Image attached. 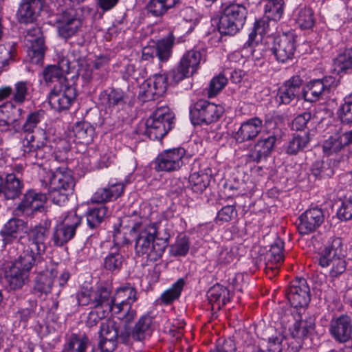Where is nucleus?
Wrapping results in <instances>:
<instances>
[{
	"label": "nucleus",
	"instance_id": "61",
	"mask_svg": "<svg viewBox=\"0 0 352 352\" xmlns=\"http://www.w3.org/2000/svg\"><path fill=\"white\" fill-rule=\"evenodd\" d=\"M285 336L281 334L272 335L267 339V350L268 352H282Z\"/></svg>",
	"mask_w": 352,
	"mask_h": 352
},
{
	"label": "nucleus",
	"instance_id": "27",
	"mask_svg": "<svg viewBox=\"0 0 352 352\" xmlns=\"http://www.w3.org/2000/svg\"><path fill=\"white\" fill-rule=\"evenodd\" d=\"M1 194L7 199L18 197L22 192L23 184L14 174H8L5 178L0 177Z\"/></svg>",
	"mask_w": 352,
	"mask_h": 352
},
{
	"label": "nucleus",
	"instance_id": "29",
	"mask_svg": "<svg viewBox=\"0 0 352 352\" xmlns=\"http://www.w3.org/2000/svg\"><path fill=\"white\" fill-rule=\"evenodd\" d=\"M80 27V20L73 15L65 13L57 19L58 34L65 39L75 35Z\"/></svg>",
	"mask_w": 352,
	"mask_h": 352
},
{
	"label": "nucleus",
	"instance_id": "51",
	"mask_svg": "<svg viewBox=\"0 0 352 352\" xmlns=\"http://www.w3.org/2000/svg\"><path fill=\"white\" fill-rule=\"evenodd\" d=\"M45 112L44 110L39 109L28 113L25 121L22 125L23 132L35 133L38 125L45 119Z\"/></svg>",
	"mask_w": 352,
	"mask_h": 352
},
{
	"label": "nucleus",
	"instance_id": "45",
	"mask_svg": "<svg viewBox=\"0 0 352 352\" xmlns=\"http://www.w3.org/2000/svg\"><path fill=\"white\" fill-rule=\"evenodd\" d=\"M120 243H113L110 248L109 254L104 259V267L111 272L118 271L123 262L122 256L118 252Z\"/></svg>",
	"mask_w": 352,
	"mask_h": 352
},
{
	"label": "nucleus",
	"instance_id": "54",
	"mask_svg": "<svg viewBox=\"0 0 352 352\" xmlns=\"http://www.w3.org/2000/svg\"><path fill=\"white\" fill-rule=\"evenodd\" d=\"M227 82V78L223 74H219L214 77L209 85L208 93L209 98H212L219 93L226 86Z\"/></svg>",
	"mask_w": 352,
	"mask_h": 352
},
{
	"label": "nucleus",
	"instance_id": "59",
	"mask_svg": "<svg viewBox=\"0 0 352 352\" xmlns=\"http://www.w3.org/2000/svg\"><path fill=\"white\" fill-rule=\"evenodd\" d=\"M292 336L294 338L304 340L307 338L308 334V324L306 318H301L296 321L293 325V329L291 332Z\"/></svg>",
	"mask_w": 352,
	"mask_h": 352
},
{
	"label": "nucleus",
	"instance_id": "64",
	"mask_svg": "<svg viewBox=\"0 0 352 352\" xmlns=\"http://www.w3.org/2000/svg\"><path fill=\"white\" fill-rule=\"evenodd\" d=\"M236 346L234 341L230 338L219 341L214 349L210 352H236Z\"/></svg>",
	"mask_w": 352,
	"mask_h": 352
},
{
	"label": "nucleus",
	"instance_id": "12",
	"mask_svg": "<svg viewBox=\"0 0 352 352\" xmlns=\"http://www.w3.org/2000/svg\"><path fill=\"white\" fill-rule=\"evenodd\" d=\"M285 296L292 306L299 308V314H302L301 309L305 314L308 306V283L303 277L296 276L285 289Z\"/></svg>",
	"mask_w": 352,
	"mask_h": 352
},
{
	"label": "nucleus",
	"instance_id": "60",
	"mask_svg": "<svg viewBox=\"0 0 352 352\" xmlns=\"http://www.w3.org/2000/svg\"><path fill=\"white\" fill-rule=\"evenodd\" d=\"M14 107L12 102L0 106V126L8 128L12 120L11 110Z\"/></svg>",
	"mask_w": 352,
	"mask_h": 352
},
{
	"label": "nucleus",
	"instance_id": "62",
	"mask_svg": "<svg viewBox=\"0 0 352 352\" xmlns=\"http://www.w3.org/2000/svg\"><path fill=\"white\" fill-rule=\"evenodd\" d=\"M164 243H155L148 246V250L144 256L147 261H155L159 259L165 250Z\"/></svg>",
	"mask_w": 352,
	"mask_h": 352
},
{
	"label": "nucleus",
	"instance_id": "19",
	"mask_svg": "<svg viewBox=\"0 0 352 352\" xmlns=\"http://www.w3.org/2000/svg\"><path fill=\"white\" fill-rule=\"evenodd\" d=\"M186 151L183 148L168 149L161 153L157 158V168L162 171H175L184 164Z\"/></svg>",
	"mask_w": 352,
	"mask_h": 352
},
{
	"label": "nucleus",
	"instance_id": "48",
	"mask_svg": "<svg viewBox=\"0 0 352 352\" xmlns=\"http://www.w3.org/2000/svg\"><path fill=\"white\" fill-rule=\"evenodd\" d=\"M113 302L129 301L136 302L138 299L137 289L131 283L125 285L117 288L113 296H112Z\"/></svg>",
	"mask_w": 352,
	"mask_h": 352
},
{
	"label": "nucleus",
	"instance_id": "21",
	"mask_svg": "<svg viewBox=\"0 0 352 352\" xmlns=\"http://www.w3.org/2000/svg\"><path fill=\"white\" fill-rule=\"evenodd\" d=\"M207 298L211 305L212 317L215 318L217 311L230 301L232 296L226 287L217 283L208 289Z\"/></svg>",
	"mask_w": 352,
	"mask_h": 352
},
{
	"label": "nucleus",
	"instance_id": "41",
	"mask_svg": "<svg viewBox=\"0 0 352 352\" xmlns=\"http://www.w3.org/2000/svg\"><path fill=\"white\" fill-rule=\"evenodd\" d=\"M175 43V36L173 33L158 41L155 46L156 56L160 62H166L172 54V48Z\"/></svg>",
	"mask_w": 352,
	"mask_h": 352
},
{
	"label": "nucleus",
	"instance_id": "6",
	"mask_svg": "<svg viewBox=\"0 0 352 352\" xmlns=\"http://www.w3.org/2000/svg\"><path fill=\"white\" fill-rule=\"evenodd\" d=\"M45 243H27L23 247V253L12 263L11 265L30 275L34 265L35 272L46 267V262L43 260L41 254L45 252Z\"/></svg>",
	"mask_w": 352,
	"mask_h": 352
},
{
	"label": "nucleus",
	"instance_id": "43",
	"mask_svg": "<svg viewBox=\"0 0 352 352\" xmlns=\"http://www.w3.org/2000/svg\"><path fill=\"white\" fill-rule=\"evenodd\" d=\"M65 73H69V62L59 59L58 65H50L44 69L43 78L47 82H53L60 79Z\"/></svg>",
	"mask_w": 352,
	"mask_h": 352
},
{
	"label": "nucleus",
	"instance_id": "38",
	"mask_svg": "<svg viewBox=\"0 0 352 352\" xmlns=\"http://www.w3.org/2000/svg\"><path fill=\"white\" fill-rule=\"evenodd\" d=\"M333 70L339 75L352 72V49H347L333 60Z\"/></svg>",
	"mask_w": 352,
	"mask_h": 352
},
{
	"label": "nucleus",
	"instance_id": "24",
	"mask_svg": "<svg viewBox=\"0 0 352 352\" xmlns=\"http://www.w3.org/2000/svg\"><path fill=\"white\" fill-rule=\"evenodd\" d=\"M263 129V120L258 117L247 120L241 123L236 131L234 138L237 142L242 143L254 140Z\"/></svg>",
	"mask_w": 352,
	"mask_h": 352
},
{
	"label": "nucleus",
	"instance_id": "52",
	"mask_svg": "<svg viewBox=\"0 0 352 352\" xmlns=\"http://www.w3.org/2000/svg\"><path fill=\"white\" fill-rule=\"evenodd\" d=\"M107 208L104 206L89 208L87 212V221L91 228L98 226L107 215Z\"/></svg>",
	"mask_w": 352,
	"mask_h": 352
},
{
	"label": "nucleus",
	"instance_id": "25",
	"mask_svg": "<svg viewBox=\"0 0 352 352\" xmlns=\"http://www.w3.org/2000/svg\"><path fill=\"white\" fill-rule=\"evenodd\" d=\"M45 0H22L16 16L21 23H31L36 21L43 8Z\"/></svg>",
	"mask_w": 352,
	"mask_h": 352
},
{
	"label": "nucleus",
	"instance_id": "57",
	"mask_svg": "<svg viewBox=\"0 0 352 352\" xmlns=\"http://www.w3.org/2000/svg\"><path fill=\"white\" fill-rule=\"evenodd\" d=\"M324 220V215L321 208L314 207L309 208V232L319 227Z\"/></svg>",
	"mask_w": 352,
	"mask_h": 352
},
{
	"label": "nucleus",
	"instance_id": "5",
	"mask_svg": "<svg viewBox=\"0 0 352 352\" xmlns=\"http://www.w3.org/2000/svg\"><path fill=\"white\" fill-rule=\"evenodd\" d=\"M25 134L22 140L21 148L27 155L30 164L42 165V160L45 157V150L47 148V137L44 130L36 133L24 132Z\"/></svg>",
	"mask_w": 352,
	"mask_h": 352
},
{
	"label": "nucleus",
	"instance_id": "53",
	"mask_svg": "<svg viewBox=\"0 0 352 352\" xmlns=\"http://www.w3.org/2000/svg\"><path fill=\"white\" fill-rule=\"evenodd\" d=\"M301 85L302 80L298 76H293L284 84V86L294 94L295 98H299L302 91L301 97L303 98L305 100H307V93L305 90H302Z\"/></svg>",
	"mask_w": 352,
	"mask_h": 352
},
{
	"label": "nucleus",
	"instance_id": "63",
	"mask_svg": "<svg viewBox=\"0 0 352 352\" xmlns=\"http://www.w3.org/2000/svg\"><path fill=\"white\" fill-rule=\"evenodd\" d=\"M338 216L341 220H350L352 219V199H345L338 210Z\"/></svg>",
	"mask_w": 352,
	"mask_h": 352
},
{
	"label": "nucleus",
	"instance_id": "28",
	"mask_svg": "<svg viewBox=\"0 0 352 352\" xmlns=\"http://www.w3.org/2000/svg\"><path fill=\"white\" fill-rule=\"evenodd\" d=\"M352 144V130L342 134L330 136L322 145L324 153L330 155L340 152L344 146Z\"/></svg>",
	"mask_w": 352,
	"mask_h": 352
},
{
	"label": "nucleus",
	"instance_id": "46",
	"mask_svg": "<svg viewBox=\"0 0 352 352\" xmlns=\"http://www.w3.org/2000/svg\"><path fill=\"white\" fill-rule=\"evenodd\" d=\"M75 140L79 143L87 144L93 139L94 128L86 122H78L72 127Z\"/></svg>",
	"mask_w": 352,
	"mask_h": 352
},
{
	"label": "nucleus",
	"instance_id": "35",
	"mask_svg": "<svg viewBox=\"0 0 352 352\" xmlns=\"http://www.w3.org/2000/svg\"><path fill=\"white\" fill-rule=\"evenodd\" d=\"M22 221L16 219H10L1 230V235L3 241L21 240Z\"/></svg>",
	"mask_w": 352,
	"mask_h": 352
},
{
	"label": "nucleus",
	"instance_id": "47",
	"mask_svg": "<svg viewBox=\"0 0 352 352\" xmlns=\"http://www.w3.org/2000/svg\"><path fill=\"white\" fill-rule=\"evenodd\" d=\"M32 84L30 81L21 80L16 82L12 89V100L16 104L23 103L30 95Z\"/></svg>",
	"mask_w": 352,
	"mask_h": 352
},
{
	"label": "nucleus",
	"instance_id": "2",
	"mask_svg": "<svg viewBox=\"0 0 352 352\" xmlns=\"http://www.w3.org/2000/svg\"><path fill=\"white\" fill-rule=\"evenodd\" d=\"M153 214L151 206L143 202L138 210H133L121 221V225L127 223L126 226L131 228L130 234L135 239L136 242H154L157 223H151Z\"/></svg>",
	"mask_w": 352,
	"mask_h": 352
},
{
	"label": "nucleus",
	"instance_id": "23",
	"mask_svg": "<svg viewBox=\"0 0 352 352\" xmlns=\"http://www.w3.org/2000/svg\"><path fill=\"white\" fill-rule=\"evenodd\" d=\"M37 274L34 278V284L32 292L34 294L41 296L43 294L47 295L52 291L54 278L57 276L56 270H50L45 267L38 269L35 272Z\"/></svg>",
	"mask_w": 352,
	"mask_h": 352
},
{
	"label": "nucleus",
	"instance_id": "30",
	"mask_svg": "<svg viewBox=\"0 0 352 352\" xmlns=\"http://www.w3.org/2000/svg\"><path fill=\"white\" fill-rule=\"evenodd\" d=\"M135 302H129L121 300L120 302H113L109 309V314L118 319L123 320L124 324H129L133 321L137 316L136 309L132 307Z\"/></svg>",
	"mask_w": 352,
	"mask_h": 352
},
{
	"label": "nucleus",
	"instance_id": "34",
	"mask_svg": "<svg viewBox=\"0 0 352 352\" xmlns=\"http://www.w3.org/2000/svg\"><path fill=\"white\" fill-rule=\"evenodd\" d=\"M89 338L85 334L72 333L64 344L61 352H86Z\"/></svg>",
	"mask_w": 352,
	"mask_h": 352
},
{
	"label": "nucleus",
	"instance_id": "13",
	"mask_svg": "<svg viewBox=\"0 0 352 352\" xmlns=\"http://www.w3.org/2000/svg\"><path fill=\"white\" fill-rule=\"evenodd\" d=\"M76 97L75 87L65 82L55 86L48 96L52 108L61 111L68 109Z\"/></svg>",
	"mask_w": 352,
	"mask_h": 352
},
{
	"label": "nucleus",
	"instance_id": "33",
	"mask_svg": "<svg viewBox=\"0 0 352 352\" xmlns=\"http://www.w3.org/2000/svg\"><path fill=\"white\" fill-rule=\"evenodd\" d=\"M29 275L10 265L5 271V279L12 290L21 289L28 280Z\"/></svg>",
	"mask_w": 352,
	"mask_h": 352
},
{
	"label": "nucleus",
	"instance_id": "55",
	"mask_svg": "<svg viewBox=\"0 0 352 352\" xmlns=\"http://www.w3.org/2000/svg\"><path fill=\"white\" fill-rule=\"evenodd\" d=\"M331 268L329 276L331 278H337L342 274L346 269V262L343 256L340 254L331 262Z\"/></svg>",
	"mask_w": 352,
	"mask_h": 352
},
{
	"label": "nucleus",
	"instance_id": "7",
	"mask_svg": "<svg viewBox=\"0 0 352 352\" xmlns=\"http://www.w3.org/2000/svg\"><path fill=\"white\" fill-rule=\"evenodd\" d=\"M205 56L204 50L192 49L187 51L181 58L177 67L169 74L170 78L174 83H178L192 76L197 72L201 63L205 60Z\"/></svg>",
	"mask_w": 352,
	"mask_h": 352
},
{
	"label": "nucleus",
	"instance_id": "22",
	"mask_svg": "<svg viewBox=\"0 0 352 352\" xmlns=\"http://www.w3.org/2000/svg\"><path fill=\"white\" fill-rule=\"evenodd\" d=\"M276 136L273 134L262 135L250 151L251 160L258 162L270 155L274 148Z\"/></svg>",
	"mask_w": 352,
	"mask_h": 352
},
{
	"label": "nucleus",
	"instance_id": "16",
	"mask_svg": "<svg viewBox=\"0 0 352 352\" xmlns=\"http://www.w3.org/2000/svg\"><path fill=\"white\" fill-rule=\"evenodd\" d=\"M25 41L28 46V56L30 61L34 64H40L45 54L44 38L41 28L34 25L28 29Z\"/></svg>",
	"mask_w": 352,
	"mask_h": 352
},
{
	"label": "nucleus",
	"instance_id": "40",
	"mask_svg": "<svg viewBox=\"0 0 352 352\" xmlns=\"http://www.w3.org/2000/svg\"><path fill=\"white\" fill-rule=\"evenodd\" d=\"M264 15L273 22V25H276L284 12V0H266Z\"/></svg>",
	"mask_w": 352,
	"mask_h": 352
},
{
	"label": "nucleus",
	"instance_id": "36",
	"mask_svg": "<svg viewBox=\"0 0 352 352\" xmlns=\"http://www.w3.org/2000/svg\"><path fill=\"white\" fill-rule=\"evenodd\" d=\"M319 72L320 75L318 78H313L309 81V91H311V98H309V102H314L318 100L327 89V85L324 82V74L321 68L314 69L312 72L311 77L317 76L316 73Z\"/></svg>",
	"mask_w": 352,
	"mask_h": 352
},
{
	"label": "nucleus",
	"instance_id": "3",
	"mask_svg": "<svg viewBox=\"0 0 352 352\" xmlns=\"http://www.w3.org/2000/svg\"><path fill=\"white\" fill-rule=\"evenodd\" d=\"M43 181L48 185L49 192L54 204L62 205L72 192L75 182L71 170L65 166L47 173Z\"/></svg>",
	"mask_w": 352,
	"mask_h": 352
},
{
	"label": "nucleus",
	"instance_id": "56",
	"mask_svg": "<svg viewBox=\"0 0 352 352\" xmlns=\"http://www.w3.org/2000/svg\"><path fill=\"white\" fill-rule=\"evenodd\" d=\"M109 312L102 310V309L94 308L87 316L86 326L89 328L96 326L100 320L106 318Z\"/></svg>",
	"mask_w": 352,
	"mask_h": 352
},
{
	"label": "nucleus",
	"instance_id": "14",
	"mask_svg": "<svg viewBox=\"0 0 352 352\" xmlns=\"http://www.w3.org/2000/svg\"><path fill=\"white\" fill-rule=\"evenodd\" d=\"M296 36L294 32H288L276 36L271 47L276 60L286 63L292 60L296 50Z\"/></svg>",
	"mask_w": 352,
	"mask_h": 352
},
{
	"label": "nucleus",
	"instance_id": "8",
	"mask_svg": "<svg viewBox=\"0 0 352 352\" xmlns=\"http://www.w3.org/2000/svg\"><path fill=\"white\" fill-rule=\"evenodd\" d=\"M247 10L243 5L232 3L226 6L220 17L219 29L225 34H234L244 25Z\"/></svg>",
	"mask_w": 352,
	"mask_h": 352
},
{
	"label": "nucleus",
	"instance_id": "44",
	"mask_svg": "<svg viewBox=\"0 0 352 352\" xmlns=\"http://www.w3.org/2000/svg\"><path fill=\"white\" fill-rule=\"evenodd\" d=\"M179 1V0H149L146 8L153 16H160L175 7Z\"/></svg>",
	"mask_w": 352,
	"mask_h": 352
},
{
	"label": "nucleus",
	"instance_id": "32",
	"mask_svg": "<svg viewBox=\"0 0 352 352\" xmlns=\"http://www.w3.org/2000/svg\"><path fill=\"white\" fill-rule=\"evenodd\" d=\"M125 99L124 93L116 89L104 90L99 96L100 104L107 108L122 106L125 103Z\"/></svg>",
	"mask_w": 352,
	"mask_h": 352
},
{
	"label": "nucleus",
	"instance_id": "18",
	"mask_svg": "<svg viewBox=\"0 0 352 352\" xmlns=\"http://www.w3.org/2000/svg\"><path fill=\"white\" fill-rule=\"evenodd\" d=\"M46 201L47 197L45 194L28 190L17 206L15 213L19 216H32L35 212L43 208Z\"/></svg>",
	"mask_w": 352,
	"mask_h": 352
},
{
	"label": "nucleus",
	"instance_id": "1",
	"mask_svg": "<svg viewBox=\"0 0 352 352\" xmlns=\"http://www.w3.org/2000/svg\"><path fill=\"white\" fill-rule=\"evenodd\" d=\"M153 318L150 313L142 315L131 329L128 324L120 329L114 320L102 322L98 331V348L101 352H113L119 342L130 344L132 342H142L151 336Z\"/></svg>",
	"mask_w": 352,
	"mask_h": 352
},
{
	"label": "nucleus",
	"instance_id": "10",
	"mask_svg": "<svg viewBox=\"0 0 352 352\" xmlns=\"http://www.w3.org/2000/svg\"><path fill=\"white\" fill-rule=\"evenodd\" d=\"M223 113V108L220 105L206 100L197 101L190 109V116L194 125L208 124L218 120Z\"/></svg>",
	"mask_w": 352,
	"mask_h": 352
},
{
	"label": "nucleus",
	"instance_id": "37",
	"mask_svg": "<svg viewBox=\"0 0 352 352\" xmlns=\"http://www.w3.org/2000/svg\"><path fill=\"white\" fill-rule=\"evenodd\" d=\"M185 283V280L183 278H179L170 288L161 294L160 298L161 303L164 305H170L178 300L181 296Z\"/></svg>",
	"mask_w": 352,
	"mask_h": 352
},
{
	"label": "nucleus",
	"instance_id": "15",
	"mask_svg": "<svg viewBox=\"0 0 352 352\" xmlns=\"http://www.w3.org/2000/svg\"><path fill=\"white\" fill-rule=\"evenodd\" d=\"M168 77L155 74L144 80L140 87L139 97L143 101L155 100L166 91Z\"/></svg>",
	"mask_w": 352,
	"mask_h": 352
},
{
	"label": "nucleus",
	"instance_id": "4",
	"mask_svg": "<svg viewBox=\"0 0 352 352\" xmlns=\"http://www.w3.org/2000/svg\"><path fill=\"white\" fill-rule=\"evenodd\" d=\"M173 118L168 107H160L145 121L142 133L151 140H160L171 129Z\"/></svg>",
	"mask_w": 352,
	"mask_h": 352
},
{
	"label": "nucleus",
	"instance_id": "11",
	"mask_svg": "<svg viewBox=\"0 0 352 352\" xmlns=\"http://www.w3.org/2000/svg\"><path fill=\"white\" fill-rule=\"evenodd\" d=\"M60 60H67L69 62V71L78 66V74L85 80H89L92 75L94 69H98L101 63L95 62L85 56L81 52L80 46L74 47L67 57L59 58Z\"/></svg>",
	"mask_w": 352,
	"mask_h": 352
},
{
	"label": "nucleus",
	"instance_id": "9",
	"mask_svg": "<svg viewBox=\"0 0 352 352\" xmlns=\"http://www.w3.org/2000/svg\"><path fill=\"white\" fill-rule=\"evenodd\" d=\"M263 250L258 245H254V249H258L261 256L265 261V272L270 278H272L279 272L280 266L285 261L284 243H272Z\"/></svg>",
	"mask_w": 352,
	"mask_h": 352
},
{
	"label": "nucleus",
	"instance_id": "31",
	"mask_svg": "<svg viewBox=\"0 0 352 352\" xmlns=\"http://www.w3.org/2000/svg\"><path fill=\"white\" fill-rule=\"evenodd\" d=\"M92 300L94 308L102 309V310L109 312V309L113 302L111 287L106 285L98 286L96 289H93Z\"/></svg>",
	"mask_w": 352,
	"mask_h": 352
},
{
	"label": "nucleus",
	"instance_id": "26",
	"mask_svg": "<svg viewBox=\"0 0 352 352\" xmlns=\"http://www.w3.org/2000/svg\"><path fill=\"white\" fill-rule=\"evenodd\" d=\"M124 184L117 179H111L107 187L98 189L94 194L93 199L96 202L102 203L115 200L124 192Z\"/></svg>",
	"mask_w": 352,
	"mask_h": 352
},
{
	"label": "nucleus",
	"instance_id": "17",
	"mask_svg": "<svg viewBox=\"0 0 352 352\" xmlns=\"http://www.w3.org/2000/svg\"><path fill=\"white\" fill-rule=\"evenodd\" d=\"M329 332L336 343L345 344L352 339V318L347 314L333 318L329 323Z\"/></svg>",
	"mask_w": 352,
	"mask_h": 352
},
{
	"label": "nucleus",
	"instance_id": "49",
	"mask_svg": "<svg viewBox=\"0 0 352 352\" xmlns=\"http://www.w3.org/2000/svg\"><path fill=\"white\" fill-rule=\"evenodd\" d=\"M209 182V175L202 171L192 173L189 177V187L196 193L202 192Z\"/></svg>",
	"mask_w": 352,
	"mask_h": 352
},
{
	"label": "nucleus",
	"instance_id": "20",
	"mask_svg": "<svg viewBox=\"0 0 352 352\" xmlns=\"http://www.w3.org/2000/svg\"><path fill=\"white\" fill-rule=\"evenodd\" d=\"M81 217L76 212H69L58 226L54 232V242H68L75 234L76 228L80 223Z\"/></svg>",
	"mask_w": 352,
	"mask_h": 352
},
{
	"label": "nucleus",
	"instance_id": "50",
	"mask_svg": "<svg viewBox=\"0 0 352 352\" xmlns=\"http://www.w3.org/2000/svg\"><path fill=\"white\" fill-rule=\"evenodd\" d=\"M338 249L334 248L332 243L321 247L318 252V265L322 267H327L331 265L333 259L338 256Z\"/></svg>",
	"mask_w": 352,
	"mask_h": 352
},
{
	"label": "nucleus",
	"instance_id": "58",
	"mask_svg": "<svg viewBox=\"0 0 352 352\" xmlns=\"http://www.w3.org/2000/svg\"><path fill=\"white\" fill-rule=\"evenodd\" d=\"M339 116L342 122L352 123V95L345 98L344 103L340 107Z\"/></svg>",
	"mask_w": 352,
	"mask_h": 352
},
{
	"label": "nucleus",
	"instance_id": "42",
	"mask_svg": "<svg viewBox=\"0 0 352 352\" xmlns=\"http://www.w3.org/2000/svg\"><path fill=\"white\" fill-rule=\"evenodd\" d=\"M273 22L270 20V19H267L264 16L255 21L253 31L249 34V38L248 41L245 43V45L248 44L249 46H250L255 39L256 35H260L262 38L265 35L269 34L272 28H276V25H273Z\"/></svg>",
	"mask_w": 352,
	"mask_h": 352
},
{
	"label": "nucleus",
	"instance_id": "39",
	"mask_svg": "<svg viewBox=\"0 0 352 352\" xmlns=\"http://www.w3.org/2000/svg\"><path fill=\"white\" fill-rule=\"evenodd\" d=\"M239 247L234 244L223 245L218 248L217 261L219 265L226 266L232 263L239 255Z\"/></svg>",
	"mask_w": 352,
	"mask_h": 352
}]
</instances>
